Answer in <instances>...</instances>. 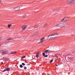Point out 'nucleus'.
Wrapping results in <instances>:
<instances>
[{
  "instance_id": "nucleus-22",
  "label": "nucleus",
  "mask_w": 75,
  "mask_h": 75,
  "mask_svg": "<svg viewBox=\"0 0 75 75\" xmlns=\"http://www.w3.org/2000/svg\"><path fill=\"white\" fill-rule=\"evenodd\" d=\"M38 54H37V55H36V57H37V58H38Z\"/></svg>"
},
{
  "instance_id": "nucleus-10",
  "label": "nucleus",
  "mask_w": 75,
  "mask_h": 75,
  "mask_svg": "<svg viewBox=\"0 0 75 75\" xmlns=\"http://www.w3.org/2000/svg\"><path fill=\"white\" fill-rule=\"evenodd\" d=\"M68 59H69V60H72V59H74V57H68Z\"/></svg>"
},
{
  "instance_id": "nucleus-16",
  "label": "nucleus",
  "mask_w": 75,
  "mask_h": 75,
  "mask_svg": "<svg viewBox=\"0 0 75 75\" xmlns=\"http://www.w3.org/2000/svg\"><path fill=\"white\" fill-rule=\"evenodd\" d=\"M15 53H16V52H12L11 53H10V54H15Z\"/></svg>"
},
{
  "instance_id": "nucleus-9",
  "label": "nucleus",
  "mask_w": 75,
  "mask_h": 75,
  "mask_svg": "<svg viewBox=\"0 0 75 75\" xmlns=\"http://www.w3.org/2000/svg\"><path fill=\"white\" fill-rule=\"evenodd\" d=\"M45 40V38H43L41 39H40V42H43L44 41V40Z\"/></svg>"
},
{
  "instance_id": "nucleus-23",
  "label": "nucleus",
  "mask_w": 75,
  "mask_h": 75,
  "mask_svg": "<svg viewBox=\"0 0 75 75\" xmlns=\"http://www.w3.org/2000/svg\"><path fill=\"white\" fill-rule=\"evenodd\" d=\"M38 27V25H36V26H35L34 28H36L37 27Z\"/></svg>"
},
{
  "instance_id": "nucleus-27",
  "label": "nucleus",
  "mask_w": 75,
  "mask_h": 75,
  "mask_svg": "<svg viewBox=\"0 0 75 75\" xmlns=\"http://www.w3.org/2000/svg\"><path fill=\"white\" fill-rule=\"evenodd\" d=\"M55 57H56V58H58V56H55Z\"/></svg>"
},
{
  "instance_id": "nucleus-8",
  "label": "nucleus",
  "mask_w": 75,
  "mask_h": 75,
  "mask_svg": "<svg viewBox=\"0 0 75 75\" xmlns=\"http://www.w3.org/2000/svg\"><path fill=\"white\" fill-rule=\"evenodd\" d=\"M8 52H7V51H5L3 52L2 53V55H4V54H7Z\"/></svg>"
},
{
  "instance_id": "nucleus-15",
  "label": "nucleus",
  "mask_w": 75,
  "mask_h": 75,
  "mask_svg": "<svg viewBox=\"0 0 75 75\" xmlns=\"http://www.w3.org/2000/svg\"><path fill=\"white\" fill-rule=\"evenodd\" d=\"M27 16V15H24L23 16V18H24L25 17H26V16Z\"/></svg>"
},
{
  "instance_id": "nucleus-28",
  "label": "nucleus",
  "mask_w": 75,
  "mask_h": 75,
  "mask_svg": "<svg viewBox=\"0 0 75 75\" xmlns=\"http://www.w3.org/2000/svg\"><path fill=\"white\" fill-rule=\"evenodd\" d=\"M49 51L47 52H48V53H50V52H51V51L50 50H49Z\"/></svg>"
},
{
  "instance_id": "nucleus-7",
  "label": "nucleus",
  "mask_w": 75,
  "mask_h": 75,
  "mask_svg": "<svg viewBox=\"0 0 75 75\" xmlns=\"http://www.w3.org/2000/svg\"><path fill=\"white\" fill-rule=\"evenodd\" d=\"M10 69L9 68H7L5 69L4 71H3V72H5V71H9Z\"/></svg>"
},
{
  "instance_id": "nucleus-33",
  "label": "nucleus",
  "mask_w": 75,
  "mask_h": 75,
  "mask_svg": "<svg viewBox=\"0 0 75 75\" xmlns=\"http://www.w3.org/2000/svg\"><path fill=\"white\" fill-rule=\"evenodd\" d=\"M6 61H8V59H6Z\"/></svg>"
},
{
  "instance_id": "nucleus-2",
  "label": "nucleus",
  "mask_w": 75,
  "mask_h": 75,
  "mask_svg": "<svg viewBox=\"0 0 75 75\" xmlns=\"http://www.w3.org/2000/svg\"><path fill=\"white\" fill-rule=\"evenodd\" d=\"M67 4L69 5H71L74 3L75 0H67Z\"/></svg>"
},
{
  "instance_id": "nucleus-31",
  "label": "nucleus",
  "mask_w": 75,
  "mask_h": 75,
  "mask_svg": "<svg viewBox=\"0 0 75 75\" xmlns=\"http://www.w3.org/2000/svg\"><path fill=\"white\" fill-rule=\"evenodd\" d=\"M1 64H3V62H2V63H1Z\"/></svg>"
},
{
  "instance_id": "nucleus-32",
  "label": "nucleus",
  "mask_w": 75,
  "mask_h": 75,
  "mask_svg": "<svg viewBox=\"0 0 75 75\" xmlns=\"http://www.w3.org/2000/svg\"><path fill=\"white\" fill-rule=\"evenodd\" d=\"M66 55L67 56H69V54H67Z\"/></svg>"
},
{
  "instance_id": "nucleus-29",
  "label": "nucleus",
  "mask_w": 75,
  "mask_h": 75,
  "mask_svg": "<svg viewBox=\"0 0 75 75\" xmlns=\"http://www.w3.org/2000/svg\"><path fill=\"white\" fill-rule=\"evenodd\" d=\"M1 40V38L0 37V40Z\"/></svg>"
},
{
  "instance_id": "nucleus-11",
  "label": "nucleus",
  "mask_w": 75,
  "mask_h": 75,
  "mask_svg": "<svg viewBox=\"0 0 75 75\" xmlns=\"http://www.w3.org/2000/svg\"><path fill=\"white\" fill-rule=\"evenodd\" d=\"M11 26H12V25L11 24H8V28H10L11 27Z\"/></svg>"
},
{
  "instance_id": "nucleus-1",
  "label": "nucleus",
  "mask_w": 75,
  "mask_h": 75,
  "mask_svg": "<svg viewBox=\"0 0 75 75\" xmlns=\"http://www.w3.org/2000/svg\"><path fill=\"white\" fill-rule=\"evenodd\" d=\"M57 33H53L52 34L50 35H49L48 36V38L50 40H52L53 38H54V37H52L53 36H54L55 35H57Z\"/></svg>"
},
{
  "instance_id": "nucleus-26",
  "label": "nucleus",
  "mask_w": 75,
  "mask_h": 75,
  "mask_svg": "<svg viewBox=\"0 0 75 75\" xmlns=\"http://www.w3.org/2000/svg\"><path fill=\"white\" fill-rule=\"evenodd\" d=\"M24 69H27V67H24Z\"/></svg>"
},
{
  "instance_id": "nucleus-5",
  "label": "nucleus",
  "mask_w": 75,
  "mask_h": 75,
  "mask_svg": "<svg viewBox=\"0 0 75 75\" xmlns=\"http://www.w3.org/2000/svg\"><path fill=\"white\" fill-rule=\"evenodd\" d=\"M27 28V25H24L22 27V30H25L26 28Z\"/></svg>"
},
{
  "instance_id": "nucleus-12",
  "label": "nucleus",
  "mask_w": 75,
  "mask_h": 75,
  "mask_svg": "<svg viewBox=\"0 0 75 75\" xmlns=\"http://www.w3.org/2000/svg\"><path fill=\"white\" fill-rule=\"evenodd\" d=\"M13 40V38H7L6 39V40H7V41H9V40Z\"/></svg>"
},
{
  "instance_id": "nucleus-14",
  "label": "nucleus",
  "mask_w": 75,
  "mask_h": 75,
  "mask_svg": "<svg viewBox=\"0 0 75 75\" xmlns=\"http://www.w3.org/2000/svg\"><path fill=\"white\" fill-rule=\"evenodd\" d=\"M48 51H49V50H46L45 51V54H47V52H48Z\"/></svg>"
},
{
  "instance_id": "nucleus-30",
  "label": "nucleus",
  "mask_w": 75,
  "mask_h": 75,
  "mask_svg": "<svg viewBox=\"0 0 75 75\" xmlns=\"http://www.w3.org/2000/svg\"><path fill=\"white\" fill-rule=\"evenodd\" d=\"M56 67H58V65L57 64H56Z\"/></svg>"
},
{
  "instance_id": "nucleus-13",
  "label": "nucleus",
  "mask_w": 75,
  "mask_h": 75,
  "mask_svg": "<svg viewBox=\"0 0 75 75\" xmlns=\"http://www.w3.org/2000/svg\"><path fill=\"white\" fill-rule=\"evenodd\" d=\"M54 27H59V24H57L56 25H55V26H54Z\"/></svg>"
},
{
  "instance_id": "nucleus-21",
  "label": "nucleus",
  "mask_w": 75,
  "mask_h": 75,
  "mask_svg": "<svg viewBox=\"0 0 75 75\" xmlns=\"http://www.w3.org/2000/svg\"><path fill=\"white\" fill-rule=\"evenodd\" d=\"M25 57V56H24L21 57L22 58H24Z\"/></svg>"
},
{
  "instance_id": "nucleus-17",
  "label": "nucleus",
  "mask_w": 75,
  "mask_h": 75,
  "mask_svg": "<svg viewBox=\"0 0 75 75\" xmlns=\"http://www.w3.org/2000/svg\"><path fill=\"white\" fill-rule=\"evenodd\" d=\"M20 67L21 68H23V65L21 64L20 65Z\"/></svg>"
},
{
  "instance_id": "nucleus-34",
  "label": "nucleus",
  "mask_w": 75,
  "mask_h": 75,
  "mask_svg": "<svg viewBox=\"0 0 75 75\" xmlns=\"http://www.w3.org/2000/svg\"><path fill=\"white\" fill-rule=\"evenodd\" d=\"M0 1H1V0H0Z\"/></svg>"
},
{
  "instance_id": "nucleus-18",
  "label": "nucleus",
  "mask_w": 75,
  "mask_h": 75,
  "mask_svg": "<svg viewBox=\"0 0 75 75\" xmlns=\"http://www.w3.org/2000/svg\"><path fill=\"white\" fill-rule=\"evenodd\" d=\"M21 7H27V5L22 6Z\"/></svg>"
},
{
  "instance_id": "nucleus-24",
  "label": "nucleus",
  "mask_w": 75,
  "mask_h": 75,
  "mask_svg": "<svg viewBox=\"0 0 75 75\" xmlns=\"http://www.w3.org/2000/svg\"><path fill=\"white\" fill-rule=\"evenodd\" d=\"M22 65H25V64H24V63H22Z\"/></svg>"
},
{
  "instance_id": "nucleus-3",
  "label": "nucleus",
  "mask_w": 75,
  "mask_h": 75,
  "mask_svg": "<svg viewBox=\"0 0 75 75\" xmlns=\"http://www.w3.org/2000/svg\"><path fill=\"white\" fill-rule=\"evenodd\" d=\"M69 20V18L68 17H65L61 20V22H66Z\"/></svg>"
},
{
  "instance_id": "nucleus-19",
  "label": "nucleus",
  "mask_w": 75,
  "mask_h": 75,
  "mask_svg": "<svg viewBox=\"0 0 75 75\" xmlns=\"http://www.w3.org/2000/svg\"><path fill=\"white\" fill-rule=\"evenodd\" d=\"M48 57V55H45V56H44V57L45 58V57H46V58H47V57Z\"/></svg>"
},
{
  "instance_id": "nucleus-25",
  "label": "nucleus",
  "mask_w": 75,
  "mask_h": 75,
  "mask_svg": "<svg viewBox=\"0 0 75 75\" xmlns=\"http://www.w3.org/2000/svg\"><path fill=\"white\" fill-rule=\"evenodd\" d=\"M52 61H53V60L52 59L51 60H50V62H52Z\"/></svg>"
},
{
  "instance_id": "nucleus-4",
  "label": "nucleus",
  "mask_w": 75,
  "mask_h": 75,
  "mask_svg": "<svg viewBox=\"0 0 75 75\" xmlns=\"http://www.w3.org/2000/svg\"><path fill=\"white\" fill-rule=\"evenodd\" d=\"M59 27L61 28H64L65 27V24L64 23H61L59 24Z\"/></svg>"
},
{
  "instance_id": "nucleus-20",
  "label": "nucleus",
  "mask_w": 75,
  "mask_h": 75,
  "mask_svg": "<svg viewBox=\"0 0 75 75\" xmlns=\"http://www.w3.org/2000/svg\"><path fill=\"white\" fill-rule=\"evenodd\" d=\"M42 55L43 56H45V53L44 52L43 53Z\"/></svg>"
},
{
  "instance_id": "nucleus-6",
  "label": "nucleus",
  "mask_w": 75,
  "mask_h": 75,
  "mask_svg": "<svg viewBox=\"0 0 75 75\" xmlns=\"http://www.w3.org/2000/svg\"><path fill=\"white\" fill-rule=\"evenodd\" d=\"M20 7L18 6L17 7H15L14 8V9L15 11H18V10H19L20 9Z\"/></svg>"
}]
</instances>
